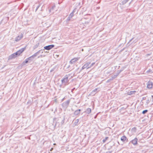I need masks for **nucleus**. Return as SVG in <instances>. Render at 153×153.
Returning a JSON list of instances; mask_svg holds the SVG:
<instances>
[{"label":"nucleus","instance_id":"obj_1","mask_svg":"<svg viewBox=\"0 0 153 153\" xmlns=\"http://www.w3.org/2000/svg\"><path fill=\"white\" fill-rule=\"evenodd\" d=\"M69 76V75H66L64 76V78L61 80L62 85H66L68 84L69 80L68 79V78Z\"/></svg>","mask_w":153,"mask_h":153},{"label":"nucleus","instance_id":"obj_2","mask_svg":"<svg viewBox=\"0 0 153 153\" xmlns=\"http://www.w3.org/2000/svg\"><path fill=\"white\" fill-rule=\"evenodd\" d=\"M91 64V62H88L86 63L82 67L81 69L80 70V71L79 72V73H80V72L83 70L85 68H87H87L89 66V65Z\"/></svg>","mask_w":153,"mask_h":153},{"label":"nucleus","instance_id":"obj_3","mask_svg":"<svg viewBox=\"0 0 153 153\" xmlns=\"http://www.w3.org/2000/svg\"><path fill=\"white\" fill-rule=\"evenodd\" d=\"M70 100H69L67 101H66L64 102H63L62 104V106L63 107L66 108L68 106L70 102Z\"/></svg>","mask_w":153,"mask_h":153},{"label":"nucleus","instance_id":"obj_4","mask_svg":"<svg viewBox=\"0 0 153 153\" xmlns=\"http://www.w3.org/2000/svg\"><path fill=\"white\" fill-rule=\"evenodd\" d=\"M54 47V45H48V46H45L44 47V48L45 49L47 50H49L51 49L52 48H53Z\"/></svg>","mask_w":153,"mask_h":153},{"label":"nucleus","instance_id":"obj_5","mask_svg":"<svg viewBox=\"0 0 153 153\" xmlns=\"http://www.w3.org/2000/svg\"><path fill=\"white\" fill-rule=\"evenodd\" d=\"M23 37V35L22 33L20 36H17L15 38V41L16 42L20 41Z\"/></svg>","mask_w":153,"mask_h":153},{"label":"nucleus","instance_id":"obj_6","mask_svg":"<svg viewBox=\"0 0 153 153\" xmlns=\"http://www.w3.org/2000/svg\"><path fill=\"white\" fill-rule=\"evenodd\" d=\"M153 83L152 81H149L147 83V87L149 88H151L152 87Z\"/></svg>","mask_w":153,"mask_h":153},{"label":"nucleus","instance_id":"obj_7","mask_svg":"<svg viewBox=\"0 0 153 153\" xmlns=\"http://www.w3.org/2000/svg\"><path fill=\"white\" fill-rule=\"evenodd\" d=\"M79 58H74L72 59L70 62V63L71 64H74L75 62L77 61L79 59Z\"/></svg>","mask_w":153,"mask_h":153},{"label":"nucleus","instance_id":"obj_8","mask_svg":"<svg viewBox=\"0 0 153 153\" xmlns=\"http://www.w3.org/2000/svg\"><path fill=\"white\" fill-rule=\"evenodd\" d=\"M138 139L137 138H135L134 139L131 141V142L134 145H135L137 144Z\"/></svg>","mask_w":153,"mask_h":153},{"label":"nucleus","instance_id":"obj_9","mask_svg":"<svg viewBox=\"0 0 153 153\" xmlns=\"http://www.w3.org/2000/svg\"><path fill=\"white\" fill-rule=\"evenodd\" d=\"M26 47L22 48L17 51L19 55L21 53H22L25 49Z\"/></svg>","mask_w":153,"mask_h":153},{"label":"nucleus","instance_id":"obj_10","mask_svg":"<svg viewBox=\"0 0 153 153\" xmlns=\"http://www.w3.org/2000/svg\"><path fill=\"white\" fill-rule=\"evenodd\" d=\"M99 89V88H96L92 91L91 93V94L93 95H95L97 92V91Z\"/></svg>","mask_w":153,"mask_h":153},{"label":"nucleus","instance_id":"obj_11","mask_svg":"<svg viewBox=\"0 0 153 153\" xmlns=\"http://www.w3.org/2000/svg\"><path fill=\"white\" fill-rule=\"evenodd\" d=\"M81 111L80 109L76 110L74 112V114L75 116L78 115L80 114Z\"/></svg>","mask_w":153,"mask_h":153},{"label":"nucleus","instance_id":"obj_12","mask_svg":"<svg viewBox=\"0 0 153 153\" xmlns=\"http://www.w3.org/2000/svg\"><path fill=\"white\" fill-rule=\"evenodd\" d=\"M91 108H88L86 109V110L85 111V112L86 114H89L91 113Z\"/></svg>","mask_w":153,"mask_h":153},{"label":"nucleus","instance_id":"obj_13","mask_svg":"<svg viewBox=\"0 0 153 153\" xmlns=\"http://www.w3.org/2000/svg\"><path fill=\"white\" fill-rule=\"evenodd\" d=\"M16 57L13 53L9 57V59H11Z\"/></svg>","mask_w":153,"mask_h":153},{"label":"nucleus","instance_id":"obj_14","mask_svg":"<svg viewBox=\"0 0 153 153\" xmlns=\"http://www.w3.org/2000/svg\"><path fill=\"white\" fill-rule=\"evenodd\" d=\"M135 92H136V91L135 90L131 91L128 93V95H132L134 94Z\"/></svg>","mask_w":153,"mask_h":153},{"label":"nucleus","instance_id":"obj_15","mask_svg":"<svg viewBox=\"0 0 153 153\" xmlns=\"http://www.w3.org/2000/svg\"><path fill=\"white\" fill-rule=\"evenodd\" d=\"M40 53V51H38L35 53H34L33 55H32V56L34 58L36 57L38 55H39Z\"/></svg>","mask_w":153,"mask_h":153},{"label":"nucleus","instance_id":"obj_16","mask_svg":"<svg viewBox=\"0 0 153 153\" xmlns=\"http://www.w3.org/2000/svg\"><path fill=\"white\" fill-rule=\"evenodd\" d=\"M129 0H123L122 1L121 3H120V4L124 5Z\"/></svg>","mask_w":153,"mask_h":153},{"label":"nucleus","instance_id":"obj_17","mask_svg":"<svg viewBox=\"0 0 153 153\" xmlns=\"http://www.w3.org/2000/svg\"><path fill=\"white\" fill-rule=\"evenodd\" d=\"M39 43L37 42L34 45V46L33 47V49H35L36 48L39 46Z\"/></svg>","mask_w":153,"mask_h":153},{"label":"nucleus","instance_id":"obj_18","mask_svg":"<svg viewBox=\"0 0 153 153\" xmlns=\"http://www.w3.org/2000/svg\"><path fill=\"white\" fill-rule=\"evenodd\" d=\"M126 139V137L125 136H122L121 138V141H123V142H124L125 141Z\"/></svg>","mask_w":153,"mask_h":153},{"label":"nucleus","instance_id":"obj_19","mask_svg":"<svg viewBox=\"0 0 153 153\" xmlns=\"http://www.w3.org/2000/svg\"><path fill=\"white\" fill-rule=\"evenodd\" d=\"M117 75H115L113 76H112L111 78H109L110 80H111V81L113 80L114 79L117 77Z\"/></svg>","mask_w":153,"mask_h":153},{"label":"nucleus","instance_id":"obj_20","mask_svg":"<svg viewBox=\"0 0 153 153\" xmlns=\"http://www.w3.org/2000/svg\"><path fill=\"white\" fill-rule=\"evenodd\" d=\"M34 59V58H33L32 56L27 58V59H28L29 60H30V61L33 60Z\"/></svg>","mask_w":153,"mask_h":153},{"label":"nucleus","instance_id":"obj_21","mask_svg":"<svg viewBox=\"0 0 153 153\" xmlns=\"http://www.w3.org/2000/svg\"><path fill=\"white\" fill-rule=\"evenodd\" d=\"M73 16H74V13L72 12L69 15V16L68 17V18H72V17Z\"/></svg>","mask_w":153,"mask_h":153},{"label":"nucleus","instance_id":"obj_22","mask_svg":"<svg viewBox=\"0 0 153 153\" xmlns=\"http://www.w3.org/2000/svg\"><path fill=\"white\" fill-rule=\"evenodd\" d=\"M79 121V119H77L75 120L74 122V124L75 125H77V123Z\"/></svg>","mask_w":153,"mask_h":153},{"label":"nucleus","instance_id":"obj_23","mask_svg":"<svg viewBox=\"0 0 153 153\" xmlns=\"http://www.w3.org/2000/svg\"><path fill=\"white\" fill-rule=\"evenodd\" d=\"M95 64V62H93L90 65H89V67H88L87 68V69H88L90 68H91L92 66H93L94 64Z\"/></svg>","mask_w":153,"mask_h":153},{"label":"nucleus","instance_id":"obj_24","mask_svg":"<svg viewBox=\"0 0 153 153\" xmlns=\"http://www.w3.org/2000/svg\"><path fill=\"white\" fill-rule=\"evenodd\" d=\"M148 111V110H143L142 112V113L143 114H145Z\"/></svg>","mask_w":153,"mask_h":153},{"label":"nucleus","instance_id":"obj_25","mask_svg":"<svg viewBox=\"0 0 153 153\" xmlns=\"http://www.w3.org/2000/svg\"><path fill=\"white\" fill-rule=\"evenodd\" d=\"M108 137H105V139H104L103 140H102V141L103 142V143H104L105 142V141L108 139Z\"/></svg>","mask_w":153,"mask_h":153},{"label":"nucleus","instance_id":"obj_26","mask_svg":"<svg viewBox=\"0 0 153 153\" xmlns=\"http://www.w3.org/2000/svg\"><path fill=\"white\" fill-rule=\"evenodd\" d=\"M29 60L27 58L26 59H25V61L23 62L24 63H27L28 62Z\"/></svg>","mask_w":153,"mask_h":153},{"label":"nucleus","instance_id":"obj_27","mask_svg":"<svg viewBox=\"0 0 153 153\" xmlns=\"http://www.w3.org/2000/svg\"><path fill=\"white\" fill-rule=\"evenodd\" d=\"M40 6V5L39 4L36 7V9L35 11L36 12L37 10L38 9V8Z\"/></svg>","mask_w":153,"mask_h":153},{"label":"nucleus","instance_id":"obj_28","mask_svg":"<svg viewBox=\"0 0 153 153\" xmlns=\"http://www.w3.org/2000/svg\"><path fill=\"white\" fill-rule=\"evenodd\" d=\"M55 7V5L53 6L52 8L50 9V11L51 10H53V9Z\"/></svg>","mask_w":153,"mask_h":153},{"label":"nucleus","instance_id":"obj_29","mask_svg":"<svg viewBox=\"0 0 153 153\" xmlns=\"http://www.w3.org/2000/svg\"><path fill=\"white\" fill-rule=\"evenodd\" d=\"M16 56V57H17V56H19L17 51L15 53H14Z\"/></svg>","mask_w":153,"mask_h":153},{"label":"nucleus","instance_id":"obj_30","mask_svg":"<svg viewBox=\"0 0 153 153\" xmlns=\"http://www.w3.org/2000/svg\"><path fill=\"white\" fill-rule=\"evenodd\" d=\"M44 56H45V55H40L38 57V58H41V57H44Z\"/></svg>","mask_w":153,"mask_h":153},{"label":"nucleus","instance_id":"obj_31","mask_svg":"<svg viewBox=\"0 0 153 153\" xmlns=\"http://www.w3.org/2000/svg\"><path fill=\"white\" fill-rule=\"evenodd\" d=\"M76 8H75V9H74L72 13H75L76 11Z\"/></svg>","mask_w":153,"mask_h":153},{"label":"nucleus","instance_id":"obj_32","mask_svg":"<svg viewBox=\"0 0 153 153\" xmlns=\"http://www.w3.org/2000/svg\"><path fill=\"white\" fill-rule=\"evenodd\" d=\"M38 51H40V53H42L43 52V51L42 50H39Z\"/></svg>","mask_w":153,"mask_h":153},{"label":"nucleus","instance_id":"obj_33","mask_svg":"<svg viewBox=\"0 0 153 153\" xmlns=\"http://www.w3.org/2000/svg\"><path fill=\"white\" fill-rule=\"evenodd\" d=\"M150 101V100H149V99L147 100H146V102L147 104H149V103Z\"/></svg>","mask_w":153,"mask_h":153},{"label":"nucleus","instance_id":"obj_34","mask_svg":"<svg viewBox=\"0 0 153 153\" xmlns=\"http://www.w3.org/2000/svg\"><path fill=\"white\" fill-rule=\"evenodd\" d=\"M111 80H110V79H108L107 80V82H110V81H111Z\"/></svg>","mask_w":153,"mask_h":153},{"label":"nucleus","instance_id":"obj_35","mask_svg":"<svg viewBox=\"0 0 153 153\" xmlns=\"http://www.w3.org/2000/svg\"><path fill=\"white\" fill-rule=\"evenodd\" d=\"M146 99V97H143L142 98V100H145Z\"/></svg>","mask_w":153,"mask_h":153},{"label":"nucleus","instance_id":"obj_36","mask_svg":"<svg viewBox=\"0 0 153 153\" xmlns=\"http://www.w3.org/2000/svg\"><path fill=\"white\" fill-rule=\"evenodd\" d=\"M53 148H51V149H50V151H52L53 150Z\"/></svg>","mask_w":153,"mask_h":153},{"label":"nucleus","instance_id":"obj_37","mask_svg":"<svg viewBox=\"0 0 153 153\" xmlns=\"http://www.w3.org/2000/svg\"><path fill=\"white\" fill-rule=\"evenodd\" d=\"M111 152H110V151H108L107 152H106V153H111Z\"/></svg>","mask_w":153,"mask_h":153},{"label":"nucleus","instance_id":"obj_38","mask_svg":"<svg viewBox=\"0 0 153 153\" xmlns=\"http://www.w3.org/2000/svg\"><path fill=\"white\" fill-rule=\"evenodd\" d=\"M54 69H52V70L50 71L51 72H52V71H54Z\"/></svg>","mask_w":153,"mask_h":153},{"label":"nucleus","instance_id":"obj_39","mask_svg":"<svg viewBox=\"0 0 153 153\" xmlns=\"http://www.w3.org/2000/svg\"><path fill=\"white\" fill-rule=\"evenodd\" d=\"M121 71H121V70H120V71L119 72H118V74H120V72H121Z\"/></svg>","mask_w":153,"mask_h":153},{"label":"nucleus","instance_id":"obj_40","mask_svg":"<svg viewBox=\"0 0 153 153\" xmlns=\"http://www.w3.org/2000/svg\"><path fill=\"white\" fill-rule=\"evenodd\" d=\"M132 1H133V0H131V1L129 3V5L131 3V2H132Z\"/></svg>","mask_w":153,"mask_h":153},{"label":"nucleus","instance_id":"obj_41","mask_svg":"<svg viewBox=\"0 0 153 153\" xmlns=\"http://www.w3.org/2000/svg\"><path fill=\"white\" fill-rule=\"evenodd\" d=\"M70 18H68V19H67V20H70Z\"/></svg>","mask_w":153,"mask_h":153},{"label":"nucleus","instance_id":"obj_42","mask_svg":"<svg viewBox=\"0 0 153 153\" xmlns=\"http://www.w3.org/2000/svg\"><path fill=\"white\" fill-rule=\"evenodd\" d=\"M70 18H68V19H67V20H70Z\"/></svg>","mask_w":153,"mask_h":153},{"label":"nucleus","instance_id":"obj_43","mask_svg":"<svg viewBox=\"0 0 153 153\" xmlns=\"http://www.w3.org/2000/svg\"><path fill=\"white\" fill-rule=\"evenodd\" d=\"M152 99H153V95H152Z\"/></svg>","mask_w":153,"mask_h":153},{"label":"nucleus","instance_id":"obj_44","mask_svg":"<svg viewBox=\"0 0 153 153\" xmlns=\"http://www.w3.org/2000/svg\"><path fill=\"white\" fill-rule=\"evenodd\" d=\"M70 66L69 65L68 66V68H69V67H70Z\"/></svg>","mask_w":153,"mask_h":153},{"label":"nucleus","instance_id":"obj_45","mask_svg":"<svg viewBox=\"0 0 153 153\" xmlns=\"http://www.w3.org/2000/svg\"><path fill=\"white\" fill-rule=\"evenodd\" d=\"M133 39V38H132V39H131L130 40V41H131Z\"/></svg>","mask_w":153,"mask_h":153},{"label":"nucleus","instance_id":"obj_46","mask_svg":"<svg viewBox=\"0 0 153 153\" xmlns=\"http://www.w3.org/2000/svg\"><path fill=\"white\" fill-rule=\"evenodd\" d=\"M96 116H95V117H94V118H96Z\"/></svg>","mask_w":153,"mask_h":153},{"label":"nucleus","instance_id":"obj_47","mask_svg":"<svg viewBox=\"0 0 153 153\" xmlns=\"http://www.w3.org/2000/svg\"><path fill=\"white\" fill-rule=\"evenodd\" d=\"M1 25V23H0V25Z\"/></svg>","mask_w":153,"mask_h":153}]
</instances>
